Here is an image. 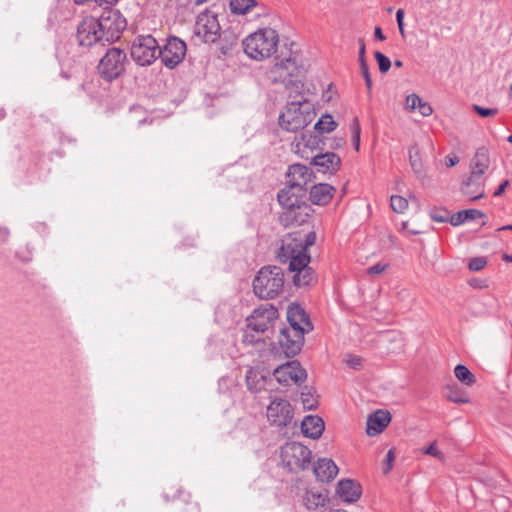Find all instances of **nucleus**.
Returning <instances> with one entry per match:
<instances>
[{
	"label": "nucleus",
	"mask_w": 512,
	"mask_h": 512,
	"mask_svg": "<svg viewBox=\"0 0 512 512\" xmlns=\"http://www.w3.org/2000/svg\"><path fill=\"white\" fill-rule=\"evenodd\" d=\"M315 242H316V233L311 231L303 239V247H305V251L307 252V249L310 246H313L315 244Z\"/></svg>",
	"instance_id": "obj_52"
},
{
	"label": "nucleus",
	"mask_w": 512,
	"mask_h": 512,
	"mask_svg": "<svg viewBox=\"0 0 512 512\" xmlns=\"http://www.w3.org/2000/svg\"><path fill=\"white\" fill-rule=\"evenodd\" d=\"M409 163L413 172L418 176H424V165L422 162L420 150L416 144L409 147Z\"/></svg>",
	"instance_id": "obj_31"
},
{
	"label": "nucleus",
	"mask_w": 512,
	"mask_h": 512,
	"mask_svg": "<svg viewBox=\"0 0 512 512\" xmlns=\"http://www.w3.org/2000/svg\"><path fill=\"white\" fill-rule=\"evenodd\" d=\"M324 429V421L317 415H308L302 420L301 431L306 437L318 439L323 434Z\"/></svg>",
	"instance_id": "obj_25"
},
{
	"label": "nucleus",
	"mask_w": 512,
	"mask_h": 512,
	"mask_svg": "<svg viewBox=\"0 0 512 512\" xmlns=\"http://www.w3.org/2000/svg\"><path fill=\"white\" fill-rule=\"evenodd\" d=\"M304 70L295 58L289 57L275 63L268 71V78L274 83H282L287 89L299 94L303 89Z\"/></svg>",
	"instance_id": "obj_4"
},
{
	"label": "nucleus",
	"mask_w": 512,
	"mask_h": 512,
	"mask_svg": "<svg viewBox=\"0 0 512 512\" xmlns=\"http://www.w3.org/2000/svg\"><path fill=\"white\" fill-rule=\"evenodd\" d=\"M230 9L233 14L245 15L258 5L256 0H231Z\"/></svg>",
	"instance_id": "obj_34"
},
{
	"label": "nucleus",
	"mask_w": 512,
	"mask_h": 512,
	"mask_svg": "<svg viewBox=\"0 0 512 512\" xmlns=\"http://www.w3.org/2000/svg\"><path fill=\"white\" fill-rule=\"evenodd\" d=\"M311 171L303 164L289 166L287 172V184L294 186L298 191H306L307 184L311 181Z\"/></svg>",
	"instance_id": "obj_17"
},
{
	"label": "nucleus",
	"mask_w": 512,
	"mask_h": 512,
	"mask_svg": "<svg viewBox=\"0 0 512 512\" xmlns=\"http://www.w3.org/2000/svg\"><path fill=\"white\" fill-rule=\"evenodd\" d=\"M267 377L264 376L259 370L250 368L246 373V385L249 391L253 393L261 392L265 389Z\"/></svg>",
	"instance_id": "obj_29"
},
{
	"label": "nucleus",
	"mask_w": 512,
	"mask_h": 512,
	"mask_svg": "<svg viewBox=\"0 0 512 512\" xmlns=\"http://www.w3.org/2000/svg\"><path fill=\"white\" fill-rule=\"evenodd\" d=\"M304 503L308 509H315L325 505L326 496L322 493L307 491L304 496Z\"/></svg>",
	"instance_id": "obj_36"
},
{
	"label": "nucleus",
	"mask_w": 512,
	"mask_h": 512,
	"mask_svg": "<svg viewBox=\"0 0 512 512\" xmlns=\"http://www.w3.org/2000/svg\"><path fill=\"white\" fill-rule=\"evenodd\" d=\"M484 184L485 177L473 178V173H471L470 176L463 181L461 185V192L470 200L483 198L485 195Z\"/></svg>",
	"instance_id": "obj_23"
},
{
	"label": "nucleus",
	"mask_w": 512,
	"mask_h": 512,
	"mask_svg": "<svg viewBox=\"0 0 512 512\" xmlns=\"http://www.w3.org/2000/svg\"><path fill=\"white\" fill-rule=\"evenodd\" d=\"M186 54V44L179 38H170L163 50L160 49L159 57L163 64L168 68H174L184 58Z\"/></svg>",
	"instance_id": "obj_15"
},
{
	"label": "nucleus",
	"mask_w": 512,
	"mask_h": 512,
	"mask_svg": "<svg viewBox=\"0 0 512 512\" xmlns=\"http://www.w3.org/2000/svg\"><path fill=\"white\" fill-rule=\"evenodd\" d=\"M279 43V35L276 30L267 27L258 29L248 35L242 46L245 54L256 61H262L271 57L276 51Z\"/></svg>",
	"instance_id": "obj_1"
},
{
	"label": "nucleus",
	"mask_w": 512,
	"mask_h": 512,
	"mask_svg": "<svg viewBox=\"0 0 512 512\" xmlns=\"http://www.w3.org/2000/svg\"><path fill=\"white\" fill-rule=\"evenodd\" d=\"M305 193L306 191H298L294 186L287 184V186L278 193V202L284 210H288L303 204L302 199Z\"/></svg>",
	"instance_id": "obj_21"
},
{
	"label": "nucleus",
	"mask_w": 512,
	"mask_h": 512,
	"mask_svg": "<svg viewBox=\"0 0 512 512\" xmlns=\"http://www.w3.org/2000/svg\"><path fill=\"white\" fill-rule=\"evenodd\" d=\"M301 403L304 409L313 410L318 406V399L317 396L310 391L302 392Z\"/></svg>",
	"instance_id": "obj_40"
},
{
	"label": "nucleus",
	"mask_w": 512,
	"mask_h": 512,
	"mask_svg": "<svg viewBox=\"0 0 512 512\" xmlns=\"http://www.w3.org/2000/svg\"><path fill=\"white\" fill-rule=\"evenodd\" d=\"M311 208L306 203L297 207L284 210L280 215V222L285 227L292 225H302L307 222L310 217Z\"/></svg>",
	"instance_id": "obj_19"
},
{
	"label": "nucleus",
	"mask_w": 512,
	"mask_h": 512,
	"mask_svg": "<svg viewBox=\"0 0 512 512\" xmlns=\"http://www.w3.org/2000/svg\"><path fill=\"white\" fill-rule=\"evenodd\" d=\"M305 250L303 237L298 233L288 234L282 239V245L278 251V259L286 263L292 255Z\"/></svg>",
	"instance_id": "obj_18"
},
{
	"label": "nucleus",
	"mask_w": 512,
	"mask_h": 512,
	"mask_svg": "<svg viewBox=\"0 0 512 512\" xmlns=\"http://www.w3.org/2000/svg\"><path fill=\"white\" fill-rule=\"evenodd\" d=\"M338 472V466L330 458H321L314 466V474L316 478L322 482L332 481L337 476Z\"/></svg>",
	"instance_id": "obj_24"
},
{
	"label": "nucleus",
	"mask_w": 512,
	"mask_h": 512,
	"mask_svg": "<svg viewBox=\"0 0 512 512\" xmlns=\"http://www.w3.org/2000/svg\"><path fill=\"white\" fill-rule=\"evenodd\" d=\"M126 62L127 56L123 50L111 48L100 60L99 74L107 81L114 80L125 71Z\"/></svg>",
	"instance_id": "obj_7"
},
{
	"label": "nucleus",
	"mask_w": 512,
	"mask_h": 512,
	"mask_svg": "<svg viewBox=\"0 0 512 512\" xmlns=\"http://www.w3.org/2000/svg\"><path fill=\"white\" fill-rule=\"evenodd\" d=\"M336 493L344 502L354 503L360 499L362 487L354 480L343 479L338 482Z\"/></svg>",
	"instance_id": "obj_20"
},
{
	"label": "nucleus",
	"mask_w": 512,
	"mask_h": 512,
	"mask_svg": "<svg viewBox=\"0 0 512 512\" xmlns=\"http://www.w3.org/2000/svg\"><path fill=\"white\" fill-rule=\"evenodd\" d=\"M345 363L354 369H358L362 365V359L358 356L349 355L345 358Z\"/></svg>",
	"instance_id": "obj_50"
},
{
	"label": "nucleus",
	"mask_w": 512,
	"mask_h": 512,
	"mask_svg": "<svg viewBox=\"0 0 512 512\" xmlns=\"http://www.w3.org/2000/svg\"><path fill=\"white\" fill-rule=\"evenodd\" d=\"M489 166V152L485 147H481L476 151L471 162V173H473V178L484 177Z\"/></svg>",
	"instance_id": "obj_27"
},
{
	"label": "nucleus",
	"mask_w": 512,
	"mask_h": 512,
	"mask_svg": "<svg viewBox=\"0 0 512 512\" xmlns=\"http://www.w3.org/2000/svg\"><path fill=\"white\" fill-rule=\"evenodd\" d=\"M394 65H395L396 67H398V68H401V67L403 66V63H402V61H400V60H395V61H394Z\"/></svg>",
	"instance_id": "obj_62"
},
{
	"label": "nucleus",
	"mask_w": 512,
	"mask_h": 512,
	"mask_svg": "<svg viewBox=\"0 0 512 512\" xmlns=\"http://www.w3.org/2000/svg\"><path fill=\"white\" fill-rule=\"evenodd\" d=\"M304 335L301 330H292L290 327L280 329L278 336L279 349L286 357L297 355L303 347Z\"/></svg>",
	"instance_id": "obj_13"
},
{
	"label": "nucleus",
	"mask_w": 512,
	"mask_h": 512,
	"mask_svg": "<svg viewBox=\"0 0 512 512\" xmlns=\"http://www.w3.org/2000/svg\"><path fill=\"white\" fill-rule=\"evenodd\" d=\"M335 189L326 183L314 185L310 190V200L316 205H326L333 198Z\"/></svg>",
	"instance_id": "obj_28"
},
{
	"label": "nucleus",
	"mask_w": 512,
	"mask_h": 512,
	"mask_svg": "<svg viewBox=\"0 0 512 512\" xmlns=\"http://www.w3.org/2000/svg\"><path fill=\"white\" fill-rule=\"evenodd\" d=\"M391 422V414L386 410H377L371 414L366 423V433L375 436L381 433Z\"/></svg>",
	"instance_id": "obj_22"
},
{
	"label": "nucleus",
	"mask_w": 512,
	"mask_h": 512,
	"mask_svg": "<svg viewBox=\"0 0 512 512\" xmlns=\"http://www.w3.org/2000/svg\"><path fill=\"white\" fill-rule=\"evenodd\" d=\"M508 185H509V181H508V180H504V181L499 185V187L495 190V192H494V196H495V197H499V196H501V195L504 193L505 189L508 187Z\"/></svg>",
	"instance_id": "obj_57"
},
{
	"label": "nucleus",
	"mask_w": 512,
	"mask_h": 512,
	"mask_svg": "<svg viewBox=\"0 0 512 512\" xmlns=\"http://www.w3.org/2000/svg\"><path fill=\"white\" fill-rule=\"evenodd\" d=\"M360 69H361L363 78L365 80L366 87L370 93L372 90V78H371L367 63L366 62L360 63Z\"/></svg>",
	"instance_id": "obj_45"
},
{
	"label": "nucleus",
	"mask_w": 512,
	"mask_h": 512,
	"mask_svg": "<svg viewBox=\"0 0 512 512\" xmlns=\"http://www.w3.org/2000/svg\"><path fill=\"white\" fill-rule=\"evenodd\" d=\"M472 108L481 117L495 116L498 113V109L497 108H484V107L479 106L477 104H474L472 106Z\"/></svg>",
	"instance_id": "obj_43"
},
{
	"label": "nucleus",
	"mask_w": 512,
	"mask_h": 512,
	"mask_svg": "<svg viewBox=\"0 0 512 512\" xmlns=\"http://www.w3.org/2000/svg\"><path fill=\"white\" fill-rule=\"evenodd\" d=\"M314 128L320 133H329L336 128V122L330 114H325L317 121Z\"/></svg>",
	"instance_id": "obj_38"
},
{
	"label": "nucleus",
	"mask_w": 512,
	"mask_h": 512,
	"mask_svg": "<svg viewBox=\"0 0 512 512\" xmlns=\"http://www.w3.org/2000/svg\"><path fill=\"white\" fill-rule=\"evenodd\" d=\"M289 262V269L292 272H298L302 269H308V263L310 262V256L305 250H302L301 252L294 254L291 256V258L288 259Z\"/></svg>",
	"instance_id": "obj_33"
},
{
	"label": "nucleus",
	"mask_w": 512,
	"mask_h": 512,
	"mask_svg": "<svg viewBox=\"0 0 512 512\" xmlns=\"http://www.w3.org/2000/svg\"><path fill=\"white\" fill-rule=\"evenodd\" d=\"M287 321L290 329L306 334L312 330V323L305 310L298 304H291L287 308Z\"/></svg>",
	"instance_id": "obj_16"
},
{
	"label": "nucleus",
	"mask_w": 512,
	"mask_h": 512,
	"mask_svg": "<svg viewBox=\"0 0 512 512\" xmlns=\"http://www.w3.org/2000/svg\"><path fill=\"white\" fill-rule=\"evenodd\" d=\"M446 398L454 403H469L468 396L456 385L446 387Z\"/></svg>",
	"instance_id": "obj_37"
},
{
	"label": "nucleus",
	"mask_w": 512,
	"mask_h": 512,
	"mask_svg": "<svg viewBox=\"0 0 512 512\" xmlns=\"http://www.w3.org/2000/svg\"><path fill=\"white\" fill-rule=\"evenodd\" d=\"M487 264L484 257H475L469 261V269L472 271H479L483 269Z\"/></svg>",
	"instance_id": "obj_46"
},
{
	"label": "nucleus",
	"mask_w": 512,
	"mask_h": 512,
	"mask_svg": "<svg viewBox=\"0 0 512 512\" xmlns=\"http://www.w3.org/2000/svg\"><path fill=\"white\" fill-rule=\"evenodd\" d=\"M504 259L508 262H512V255H505Z\"/></svg>",
	"instance_id": "obj_64"
},
{
	"label": "nucleus",
	"mask_w": 512,
	"mask_h": 512,
	"mask_svg": "<svg viewBox=\"0 0 512 512\" xmlns=\"http://www.w3.org/2000/svg\"><path fill=\"white\" fill-rule=\"evenodd\" d=\"M273 375L281 385L300 384L305 381L307 374L298 361H289L278 366Z\"/></svg>",
	"instance_id": "obj_12"
},
{
	"label": "nucleus",
	"mask_w": 512,
	"mask_h": 512,
	"mask_svg": "<svg viewBox=\"0 0 512 512\" xmlns=\"http://www.w3.org/2000/svg\"><path fill=\"white\" fill-rule=\"evenodd\" d=\"M395 458H396L395 450H394V448H392L387 452L385 460H384V463H385L384 473L385 474H387L391 471V469L393 467V463L395 461Z\"/></svg>",
	"instance_id": "obj_47"
},
{
	"label": "nucleus",
	"mask_w": 512,
	"mask_h": 512,
	"mask_svg": "<svg viewBox=\"0 0 512 512\" xmlns=\"http://www.w3.org/2000/svg\"><path fill=\"white\" fill-rule=\"evenodd\" d=\"M351 135H361V127L357 117H354L350 123Z\"/></svg>",
	"instance_id": "obj_55"
},
{
	"label": "nucleus",
	"mask_w": 512,
	"mask_h": 512,
	"mask_svg": "<svg viewBox=\"0 0 512 512\" xmlns=\"http://www.w3.org/2000/svg\"><path fill=\"white\" fill-rule=\"evenodd\" d=\"M221 27L217 15L205 10L197 16L194 23V36L198 37L204 43H214L219 39Z\"/></svg>",
	"instance_id": "obj_8"
},
{
	"label": "nucleus",
	"mask_w": 512,
	"mask_h": 512,
	"mask_svg": "<svg viewBox=\"0 0 512 512\" xmlns=\"http://www.w3.org/2000/svg\"><path fill=\"white\" fill-rule=\"evenodd\" d=\"M403 19H404V10L403 9H398L397 12H396V20H397L399 32H400V34L402 36H404V23H403Z\"/></svg>",
	"instance_id": "obj_54"
},
{
	"label": "nucleus",
	"mask_w": 512,
	"mask_h": 512,
	"mask_svg": "<svg viewBox=\"0 0 512 512\" xmlns=\"http://www.w3.org/2000/svg\"><path fill=\"white\" fill-rule=\"evenodd\" d=\"M160 47L151 35L138 36L131 46L132 59L141 66L151 65L158 57Z\"/></svg>",
	"instance_id": "obj_6"
},
{
	"label": "nucleus",
	"mask_w": 512,
	"mask_h": 512,
	"mask_svg": "<svg viewBox=\"0 0 512 512\" xmlns=\"http://www.w3.org/2000/svg\"><path fill=\"white\" fill-rule=\"evenodd\" d=\"M314 116L311 103L301 97L287 103L279 116V125L288 132H297L310 124Z\"/></svg>",
	"instance_id": "obj_3"
},
{
	"label": "nucleus",
	"mask_w": 512,
	"mask_h": 512,
	"mask_svg": "<svg viewBox=\"0 0 512 512\" xmlns=\"http://www.w3.org/2000/svg\"><path fill=\"white\" fill-rule=\"evenodd\" d=\"M266 415L271 424L285 427L293 419V408L288 400L275 398L268 405Z\"/></svg>",
	"instance_id": "obj_11"
},
{
	"label": "nucleus",
	"mask_w": 512,
	"mask_h": 512,
	"mask_svg": "<svg viewBox=\"0 0 512 512\" xmlns=\"http://www.w3.org/2000/svg\"><path fill=\"white\" fill-rule=\"evenodd\" d=\"M418 110L423 116H430L433 112L431 105L423 102L422 99H420V104H418Z\"/></svg>",
	"instance_id": "obj_53"
},
{
	"label": "nucleus",
	"mask_w": 512,
	"mask_h": 512,
	"mask_svg": "<svg viewBox=\"0 0 512 512\" xmlns=\"http://www.w3.org/2000/svg\"><path fill=\"white\" fill-rule=\"evenodd\" d=\"M118 0H94V3L101 6L104 4L111 5L116 3Z\"/></svg>",
	"instance_id": "obj_61"
},
{
	"label": "nucleus",
	"mask_w": 512,
	"mask_h": 512,
	"mask_svg": "<svg viewBox=\"0 0 512 512\" xmlns=\"http://www.w3.org/2000/svg\"><path fill=\"white\" fill-rule=\"evenodd\" d=\"M230 49H231V47H227V48L221 47V52H222V54L226 55Z\"/></svg>",
	"instance_id": "obj_63"
},
{
	"label": "nucleus",
	"mask_w": 512,
	"mask_h": 512,
	"mask_svg": "<svg viewBox=\"0 0 512 512\" xmlns=\"http://www.w3.org/2000/svg\"><path fill=\"white\" fill-rule=\"evenodd\" d=\"M390 205L394 212L403 213L408 208V200L402 196L393 195L390 198Z\"/></svg>",
	"instance_id": "obj_39"
},
{
	"label": "nucleus",
	"mask_w": 512,
	"mask_h": 512,
	"mask_svg": "<svg viewBox=\"0 0 512 512\" xmlns=\"http://www.w3.org/2000/svg\"><path fill=\"white\" fill-rule=\"evenodd\" d=\"M387 267H388V264H386V263H382V262L377 263L367 269V274H369L371 276L379 275V274L383 273Z\"/></svg>",
	"instance_id": "obj_49"
},
{
	"label": "nucleus",
	"mask_w": 512,
	"mask_h": 512,
	"mask_svg": "<svg viewBox=\"0 0 512 512\" xmlns=\"http://www.w3.org/2000/svg\"><path fill=\"white\" fill-rule=\"evenodd\" d=\"M284 273L278 266H265L253 280V288H283Z\"/></svg>",
	"instance_id": "obj_14"
},
{
	"label": "nucleus",
	"mask_w": 512,
	"mask_h": 512,
	"mask_svg": "<svg viewBox=\"0 0 512 512\" xmlns=\"http://www.w3.org/2000/svg\"><path fill=\"white\" fill-rule=\"evenodd\" d=\"M101 30L104 32L106 42H112L119 38L120 33L126 28V19L118 10H107L98 18Z\"/></svg>",
	"instance_id": "obj_10"
},
{
	"label": "nucleus",
	"mask_w": 512,
	"mask_h": 512,
	"mask_svg": "<svg viewBox=\"0 0 512 512\" xmlns=\"http://www.w3.org/2000/svg\"><path fill=\"white\" fill-rule=\"evenodd\" d=\"M312 164L320 167L322 173L335 172L340 168L341 159L335 153L327 152L314 156Z\"/></svg>",
	"instance_id": "obj_26"
},
{
	"label": "nucleus",
	"mask_w": 512,
	"mask_h": 512,
	"mask_svg": "<svg viewBox=\"0 0 512 512\" xmlns=\"http://www.w3.org/2000/svg\"><path fill=\"white\" fill-rule=\"evenodd\" d=\"M98 18L85 16L77 26L76 38L81 46L90 47L99 42H106Z\"/></svg>",
	"instance_id": "obj_9"
},
{
	"label": "nucleus",
	"mask_w": 512,
	"mask_h": 512,
	"mask_svg": "<svg viewBox=\"0 0 512 512\" xmlns=\"http://www.w3.org/2000/svg\"><path fill=\"white\" fill-rule=\"evenodd\" d=\"M359 44V63L366 62L365 61V43L363 39L358 40Z\"/></svg>",
	"instance_id": "obj_56"
},
{
	"label": "nucleus",
	"mask_w": 512,
	"mask_h": 512,
	"mask_svg": "<svg viewBox=\"0 0 512 512\" xmlns=\"http://www.w3.org/2000/svg\"><path fill=\"white\" fill-rule=\"evenodd\" d=\"M295 286H314L317 284V278L312 268L302 269L293 276Z\"/></svg>",
	"instance_id": "obj_32"
},
{
	"label": "nucleus",
	"mask_w": 512,
	"mask_h": 512,
	"mask_svg": "<svg viewBox=\"0 0 512 512\" xmlns=\"http://www.w3.org/2000/svg\"><path fill=\"white\" fill-rule=\"evenodd\" d=\"M375 59L379 65V70L381 73H386L389 71L390 67H391V61L390 59L385 56L383 53L379 52V51H376L375 54Z\"/></svg>",
	"instance_id": "obj_42"
},
{
	"label": "nucleus",
	"mask_w": 512,
	"mask_h": 512,
	"mask_svg": "<svg viewBox=\"0 0 512 512\" xmlns=\"http://www.w3.org/2000/svg\"><path fill=\"white\" fill-rule=\"evenodd\" d=\"M459 158L455 155H448L445 157V163L448 167H453L458 164Z\"/></svg>",
	"instance_id": "obj_58"
},
{
	"label": "nucleus",
	"mask_w": 512,
	"mask_h": 512,
	"mask_svg": "<svg viewBox=\"0 0 512 512\" xmlns=\"http://www.w3.org/2000/svg\"><path fill=\"white\" fill-rule=\"evenodd\" d=\"M351 139L355 150L358 152L360 149V135H351Z\"/></svg>",
	"instance_id": "obj_60"
},
{
	"label": "nucleus",
	"mask_w": 512,
	"mask_h": 512,
	"mask_svg": "<svg viewBox=\"0 0 512 512\" xmlns=\"http://www.w3.org/2000/svg\"><path fill=\"white\" fill-rule=\"evenodd\" d=\"M374 37L376 40L384 41L386 39L385 35L382 33V30L380 27H376L374 31Z\"/></svg>",
	"instance_id": "obj_59"
},
{
	"label": "nucleus",
	"mask_w": 512,
	"mask_h": 512,
	"mask_svg": "<svg viewBox=\"0 0 512 512\" xmlns=\"http://www.w3.org/2000/svg\"><path fill=\"white\" fill-rule=\"evenodd\" d=\"M429 215L435 222L444 223L450 221V212L444 208H433L430 210Z\"/></svg>",
	"instance_id": "obj_41"
},
{
	"label": "nucleus",
	"mask_w": 512,
	"mask_h": 512,
	"mask_svg": "<svg viewBox=\"0 0 512 512\" xmlns=\"http://www.w3.org/2000/svg\"><path fill=\"white\" fill-rule=\"evenodd\" d=\"M255 294L261 299H273L277 296L278 290H254Z\"/></svg>",
	"instance_id": "obj_51"
},
{
	"label": "nucleus",
	"mask_w": 512,
	"mask_h": 512,
	"mask_svg": "<svg viewBox=\"0 0 512 512\" xmlns=\"http://www.w3.org/2000/svg\"><path fill=\"white\" fill-rule=\"evenodd\" d=\"M283 467L290 472L298 473L308 469L312 461L311 450L299 442H288L280 449Z\"/></svg>",
	"instance_id": "obj_5"
},
{
	"label": "nucleus",
	"mask_w": 512,
	"mask_h": 512,
	"mask_svg": "<svg viewBox=\"0 0 512 512\" xmlns=\"http://www.w3.org/2000/svg\"><path fill=\"white\" fill-rule=\"evenodd\" d=\"M420 97L416 94H411L406 97V108L410 111H414L418 109V104H420Z\"/></svg>",
	"instance_id": "obj_48"
},
{
	"label": "nucleus",
	"mask_w": 512,
	"mask_h": 512,
	"mask_svg": "<svg viewBox=\"0 0 512 512\" xmlns=\"http://www.w3.org/2000/svg\"><path fill=\"white\" fill-rule=\"evenodd\" d=\"M422 452L426 455H431L439 460H444V455L437 447L436 442L431 443L427 448L423 449Z\"/></svg>",
	"instance_id": "obj_44"
},
{
	"label": "nucleus",
	"mask_w": 512,
	"mask_h": 512,
	"mask_svg": "<svg viewBox=\"0 0 512 512\" xmlns=\"http://www.w3.org/2000/svg\"><path fill=\"white\" fill-rule=\"evenodd\" d=\"M279 318L276 307L271 304L262 305L253 310L246 319V329L244 330L242 342L247 345H253L259 342L250 332L263 335L272 330Z\"/></svg>",
	"instance_id": "obj_2"
},
{
	"label": "nucleus",
	"mask_w": 512,
	"mask_h": 512,
	"mask_svg": "<svg viewBox=\"0 0 512 512\" xmlns=\"http://www.w3.org/2000/svg\"><path fill=\"white\" fill-rule=\"evenodd\" d=\"M454 374L455 377L466 386H472L476 382L474 374L471 373V371L465 365H456L454 368Z\"/></svg>",
	"instance_id": "obj_35"
},
{
	"label": "nucleus",
	"mask_w": 512,
	"mask_h": 512,
	"mask_svg": "<svg viewBox=\"0 0 512 512\" xmlns=\"http://www.w3.org/2000/svg\"><path fill=\"white\" fill-rule=\"evenodd\" d=\"M484 213L477 209H469L463 210L455 213L450 218V223L453 226H458L466 222L467 220H475L479 218H484Z\"/></svg>",
	"instance_id": "obj_30"
}]
</instances>
